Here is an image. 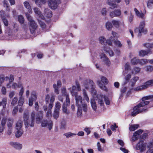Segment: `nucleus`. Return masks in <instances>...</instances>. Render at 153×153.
Here are the masks:
<instances>
[{
    "instance_id": "f3484780",
    "label": "nucleus",
    "mask_w": 153,
    "mask_h": 153,
    "mask_svg": "<svg viewBox=\"0 0 153 153\" xmlns=\"http://www.w3.org/2000/svg\"><path fill=\"white\" fill-rule=\"evenodd\" d=\"M88 81V82L91 84V92L92 94L94 95L96 94L97 93V91L95 89V85H94V83L93 81L90 80H89Z\"/></svg>"
},
{
    "instance_id": "864d4df0",
    "label": "nucleus",
    "mask_w": 153,
    "mask_h": 153,
    "mask_svg": "<svg viewBox=\"0 0 153 153\" xmlns=\"http://www.w3.org/2000/svg\"><path fill=\"white\" fill-rule=\"evenodd\" d=\"M153 6V0H149L148 1L147 6L149 8H151Z\"/></svg>"
},
{
    "instance_id": "680f3d73",
    "label": "nucleus",
    "mask_w": 153,
    "mask_h": 153,
    "mask_svg": "<svg viewBox=\"0 0 153 153\" xmlns=\"http://www.w3.org/2000/svg\"><path fill=\"white\" fill-rule=\"evenodd\" d=\"M55 107L56 108L55 110H58L59 111L61 108V105L60 102H56Z\"/></svg>"
},
{
    "instance_id": "a19ab883",
    "label": "nucleus",
    "mask_w": 153,
    "mask_h": 153,
    "mask_svg": "<svg viewBox=\"0 0 153 153\" xmlns=\"http://www.w3.org/2000/svg\"><path fill=\"white\" fill-rule=\"evenodd\" d=\"M53 87L54 88V91L55 93L57 94H59V87H57L56 85L55 84H53Z\"/></svg>"
},
{
    "instance_id": "4c0bfd02",
    "label": "nucleus",
    "mask_w": 153,
    "mask_h": 153,
    "mask_svg": "<svg viewBox=\"0 0 153 153\" xmlns=\"http://www.w3.org/2000/svg\"><path fill=\"white\" fill-rule=\"evenodd\" d=\"M131 77V76L130 74H128L125 77V81L123 83L124 85H126L129 82V81Z\"/></svg>"
},
{
    "instance_id": "f257e3e1",
    "label": "nucleus",
    "mask_w": 153,
    "mask_h": 153,
    "mask_svg": "<svg viewBox=\"0 0 153 153\" xmlns=\"http://www.w3.org/2000/svg\"><path fill=\"white\" fill-rule=\"evenodd\" d=\"M74 96L75 97L76 105L77 106H82L83 111H86L87 110V105L85 103H82V97L77 94Z\"/></svg>"
},
{
    "instance_id": "9b49d317",
    "label": "nucleus",
    "mask_w": 153,
    "mask_h": 153,
    "mask_svg": "<svg viewBox=\"0 0 153 153\" xmlns=\"http://www.w3.org/2000/svg\"><path fill=\"white\" fill-rule=\"evenodd\" d=\"M121 11L120 9H116L110 13V16L111 18L119 17L121 14Z\"/></svg>"
},
{
    "instance_id": "0e129e2a",
    "label": "nucleus",
    "mask_w": 153,
    "mask_h": 153,
    "mask_svg": "<svg viewBox=\"0 0 153 153\" xmlns=\"http://www.w3.org/2000/svg\"><path fill=\"white\" fill-rule=\"evenodd\" d=\"M7 119L6 118H4L2 119L1 122V126H4L6 124L7 121Z\"/></svg>"
},
{
    "instance_id": "7ed1b4c3",
    "label": "nucleus",
    "mask_w": 153,
    "mask_h": 153,
    "mask_svg": "<svg viewBox=\"0 0 153 153\" xmlns=\"http://www.w3.org/2000/svg\"><path fill=\"white\" fill-rule=\"evenodd\" d=\"M145 25V21H143L140 22L139 28H136L134 30L135 33H138V35L140 36V33H146L147 31L146 30H144V26Z\"/></svg>"
},
{
    "instance_id": "a878e982",
    "label": "nucleus",
    "mask_w": 153,
    "mask_h": 153,
    "mask_svg": "<svg viewBox=\"0 0 153 153\" xmlns=\"http://www.w3.org/2000/svg\"><path fill=\"white\" fill-rule=\"evenodd\" d=\"M100 43L102 45H105L107 43V41L103 36L100 37L99 38Z\"/></svg>"
},
{
    "instance_id": "c85d7f7f",
    "label": "nucleus",
    "mask_w": 153,
    "mask_h": 153,
    "mask_svg": "<svg viewBox=\"0 0 153 153\" xmlns=\"http://www.w3.org/2000/svg\"><path fill=\"white\" fill-rule=\"evenodd\" d=\"M105 27L108 30H111L113 27V25L112 22H107L105 24Z\"/></svg>"
},
{
    "instance_id": "49530a36",
    "label": "nucleus",
    "mask_w": 153,
    "mask_h": 153,
    "mask_svg": "<svg viewBox=\"0 0 153 153\" xmlns=\"http://www.w3.org/2000/svg\"><path fill=\"white\" fill-rule=\"evenodd\" d=\"M23 131L22 129L17 130V131L16 133V137H20L23 134Z\"/></svg>"
},
{
    "instance_id": "393cba45",
    "label": "nucleus",
    "mask_w": 153,
    "mask_h": 153,
    "mask_svg": "<svg viewBox=\"0 0 153 153\" xmlns=\"http://www.w3.org/2000/svg\"><path fill=\"white\" fill-rule=\"evenodd\" d=\"M23 125L22 121L21 120H18L16 123V128L17 130L21 129Z\"/></svg>"
},
{
    "instance_id": "4d7b16f0",
    "label": "nucleus",
    "mask_w": 153,
    "mask_h": 153,
    "mask_svg": "<svg viewBox=\"0 0 153 153\" xmlns=\"http://www.w3.org/2000/svg\"><path fill=\"white\" fill-rule=\"evenodd\" d=\"M61 93L62 94L65 96H66V95H68V94L67 93V91L66 88H65L63 87L62 88Z\"/></svg>"
},
{
    "instance_id": "a211bd4d",
    "label": "nucleus",
    "mask_w": 153,
    "mask_h": 153,
    "mask_svg": "<svg viewBox=\"0 0 153 153\" xmlns=\"http://www.w3.org/2000/svg\"><path fill=\"white\" fill-rule=\"evenodd\" d=\"M7 99L6 97H4L2 99L1 102H0V106H3V109L4 110L6 108L7 104Z\"/></svg>"
},
{
    "instance_id": "2f4dec72",
    "label": "nucleus",
    "mask_w": 153,
    "mask_h": 153,
    "mask_svg": "<svg viewBox=\"0 0 153 153\" xmlns=\"http://www.w3.org/2000/svg\"><path fill=\"white\" fill-rule=\"evenodd\" d=\"M104 50L106 53H107L109 54L110 56H112L114 55V53L113 51L111 50L109 48L105 47V48Z\"/></svg>"
},
{
    "instance_id": "58836bf2",
    "label": "nucleus",
    "mask_w": 153,
    "mask_h": 153,
    "mask_svg": "<svg viewBox=\"0 0 153 153\" xmlns=\"http://www.w3.org/2000/svg\"><path fill=\"white\" fill-rule=\"evenodd\" d=\"M18 101V98L17 97H14L12 100L11 102V105L14 106L15 105Z\"/></svg>"
},
{
    "instance_id": "aec40b11",
    "label": "nucleus",
    "mask_w": 153,
    "mask_h": 153,
    "mask_svg": "<svg viewBox=\"0 0 153 153\" xmlns=\"http://www.w3.org/2000/svg\"><path fill=\"white\" fill-rule=\"evenodd\" d=\"M44 13L45 16L48 18H51L52 16L51 11L47 8L45 9Z\"/></svg>"
},
{
    "instance_id": "1a4fd4ad",
    "label": "nucleus",
    "mask_w": 153,
    "mask_h": 153,
    "mask_svg": "<svg viewBox=\"0 0 153 153\" xmlns=\"http://www.w3.org/2000/svg\"><path fill=\"white\" fill-rule=\"evenodd\" d=\"M105 96L103 95H99L97 96L96 100L97 101L98 103L100 106H102L104 104V98Z\"/></svg>"
},
{
    "instance_id": "a18cd8bd",
    "label": "nucleus",
    "mask_w": 153,
    "mask_h": 153,
    "mask_svg": "<svg viewBox=\"0 0 153 153\" xmlns=\"http://www.w3.org/2000/svg\"><path fill=\"white\" fill-rule=\"evenodd\" d=\"M140 59L135 57L131 60V62L133 65H135L138 63Z\"/></svg>"
},
{
    "instance_id": "8fccbe9b",
    "label": "nucleus",
    "mask_w": 153,
    "mask_h": 153,
    "mask_svg": "<svg viewBox=\"0 0 153 153\" xmlns=\"http://www.w3.org/2000/svg\"><path fill=\"white\" fill-rule=\"evenodd\" d=\"M144 89H145V88L144 87V85H143L139 86L135 88L134 89V90L135 91H140Z\"/></svg>"
},
{
    "instance_id": "69168bd1",
    "label": "nucleus",
    "mask_w": 153,
    "mask_h": 153,
    "mask_svg": "<svg viewBox=\"0 0 153 153\" xmlns=\"http://www.w3.org/2000/svg\"><path fill=\"white\" fill-rule=\"evenodd\" d=\"M65 97L66 102V104H65L66 105H68L70 103V100L69 97V95H66V96Z\"/></svg>"
},
{
    "instance_id": "052dcab7",
    "label": "nucleus",
    "mask_w": 153,
    "mask_h": 153,
    "mask_svg": "<svg viewBox=\"0 0 153 153\" xmlns=\"http://www.w3.org/2000/svg\"><path fill=\"white\" fill-rule=\"evenodd\" d=\"M114 43L116 46H118V47H121L122 46V44H121L120 42L118 40L114 41Z\"/></svg>"
},
{
    "instance_id": "37998d69",
    "label": "nucleus",
    "mask_w": 153,
    "mask_h": 153,
    "mask_svg": "<svg viewBox=\"0 0 153 153\" xmlns=\"http://www.w3.org/2000/svg\"><path fill=\"white\" fill-rule=\"evenodd\" d=\"M26 17L28 20V21L29 22V23L32 22H34L35 21L33 20L32 17L28 13H26Z\"/></svg>"
},
{
    "instance_id": "6e6552de",
    "label": "nucleus",
    "mask_w": 153,
    "mask_h": 153,
    "mask_svg": "<svg viewBox=\"0 0 153 153\" xmlns=\"http://www.w3.org/2000/svg\"><path fill=\"white\" fill-rule=\"evenodd\" d=\"M136 149L137 150L140 149V151L142 152L146 150V146L143 144V142L140 141L137 144Z\"/></svg>"
},
{
    "instance_id": "dca6fc26",
    "label": "nucleus",
    "mask_w": 153,
    "mask_h": 153,
    "mask_svg": "<svg viewBox=\"0 0 153 153\" xmlns=\"http://www.w3.org/2000/svg\"><path fill=\"white\" fill-rule=\"evenodd\" d=\"M10 144L13 147L17 150H20L22 149V146L21 144L15 142H10Z\"/></svg>"
},
{
    "instance_id": "20e7f679",
    "label": "nucleus",
    "mask_w": 153,
    "mask_h": 153,
    "mask_svg": "<svg viewBox=\"0 0 153 153\" xmlns=\"http://www.w3.org/2000/svg\"><path fill=\"white\" fill-rule=\"evenodd\" d=\"M48 5L52 9H55L57 7V4L61 3L60 0H49Z\"/></svg>"
},
{
    "instance_id": "cd10ccee",
    "label": "nucleus",
    "mask_w": 153,
    "mask_h": 153,
    "mask_svg": "<svg viewBox=\"0 0 153 153\" xmlns=\"http://www.w3.org/2000/svg\"><path fill=\"white\" fill-rule=\"evenodd\" d=\"M67 105H66L65 103H64L62 105V112L63 113L66 114H68L69 113V112L67 110Z\"/></svg>"
},
{
    "instance_id": "c756f323",
    "label": "nucleus",
    "mask_w": 153,
    "mask_h": 153,
    "mask_svg": "<svg viewBox=\"0 0 153 153\" xmlns=\"http://www.w3.org/2000/svg\"><path fill=\"white\" fill-rule=\"evenodd\" d=\"M76 134L75 133H72L71 132H69L66 133L64 134L63 135L66 136V138H69L73 137L74 136H75Z\"/></svg>"
},
{
    "instance_id": "13d9d810",
    "label": "nucleus",
    "mask_w": 153,
    "mask_h": 153,
    "mask_svg": "<svg viewBox=\"0 0 153 153\" xmlns=\"http://www.w3.org/2000/svg\"><path fill=\"white\" fill-rule=\"evenodd\" d=\"M3 22L4 25L6 26H7L8 25V20L5 18L2 17V18Z\"/></svg>"
},
{
    "instance_id": "bb28decb",
    "label": "nucleus",
    "mask_w": 153,
    "mask_h": 153,
    "mask_svg": "<svg viewBox=\"0 0 153 153\" xmlns=\"http://www.w3.org/2000/svg\"><path fill=\"white\" fill-rule=\"evenodd\" d=\"M89 80L93 81L92 80H91L90 79H87L84 81V86L85 88L87 89H88L89 88L90 86L91 87V84L88 82V81Z\"/></svg>"
},
{
    "instance_id": "9d476101",
    "label": "nucleus",
    "mask_w": 153,
    "mask_h": 153,
    "mask_svg": "<svg viewBox=\"0 0 153 153\" xmlns=\"http://www.w3.org/2000/svg\"><path fill=\"white\" fill-rule=\"evenodd\" d=\"M29 29L31 33H33L37 28V25L35 22H32L29 24Z\"/></svg>"
},
{
    "instance_id": "ea45409f",
    "label": "nucleus",
    "mask_w": 153,
    "mask_h": 153,
    "mask_svg": "<svg viewBox=\"0 0 153 153\" xmlns=\"http://www.w3.org/2000/svg\"><path fill=\"white\" fill-rule=\"evenodd\" d=\"M35 115L36 113L34 111L32 112L31 114L30 119L32 120V126H33V123H33L34 120H35Z\"/></svg>"
},
{
    "instance_id": "338daca9",
    "label": "nucleus",
    "mask_w": 153,
    "mask_h": 153,
    "mask_svg": "<svg viewBox=\"0 0 153 153\" xmlns=\"http://www.w3.org/2000/svg\"><path fill=\"white\" fill-rule=\"evenodd\" d=\"M143 131L142 130L139 129L135 132L134 134V135H136V136L138 137L139 135L141 134L142 133Z\"/></svg>"
},
{
    "instance_id": "603ef678",
    "label": "nucleus",
    "mask_w": 153,
    "mask_h": 153,
    "mask_svg": "<svg viewBox=\"0 0 153 153\" xmlns=\"http://www.w3.org/2000/svg\"><path fill=\"white\" fill-rule=\"evenodd\" d=\"M101 79V81L102 83L105 84H107L108 83V81L105 77L102 76Z\"/></svg>"
},
{
    "instance_id": "f8f14e48",
    "label": "nucleus",
    "mask_w": 153,
    "mask_h": 153,
    "mask_svg": "<svg viewBox=\"0 0 153 153\" xmlns=\"http://www.w3.org/2000/svg\"><path fill=\"white\" fill-rule=\"evenodd\" d=\"M115 0H108L107 4L110 6V9H114L118 7V5L115 3Z\"/></svg>"
},
{
    "instance_id": "4be33fe9",
    "label": "nucleus",
    "mask_w": 153,
    "mask_h": 153,
    "mask_svg": "<svg viewBox=\"0 0 153 153\" xmlns=\"http://www.w3.org/2000/svg\"><path fill=\"white\" fill-rule=\"evenodd\" d=\"M91 103L92 108L94 111H95L97 109V104L95 100L94 99H91Z\"/></svg>"
},
{
    "instance_id": "c03bdc74",
    "label": "nucleus",
    "mask_w": 153,
    "mask_h": 153,
    "mask_svg": "<svg viewBox=\"0 0 153 153\" xmlns=\"http://www.w3.org/2000/svg\"><path fill=\"white\" fill-rule=\"evenodd\" d=\"M78 110L77 112V115L78 117H81L82 114V106H78Z\"/></svg>"
},
{
    "instance_id": "0eeeda50",
    "label": "nucleus",
    "mask_w": 153,
    "mask_h": 153,
    "mask_svg": "<svg viewBox=\"0 0 153 153\" xmlns=\"http://www.w3.org/2000/svg\"><path fill=\"white\" fill-rule=\"evenodd\" d=\"M37 99V95L36 92L35 91H33L31 92L30 97L29 100V105L30 106H32L33 105V102L34 101H35Z\"/></svg>"
},
{
    "instance_id": "4468645a",
    "label": "nucleus",
    "mask_w": 153,
    "mask_h": 153,
    "mask_svg": "<svg viewBox=\"0 0 153 153\" xmlns=\"http://www.w3.org/2000/svg\"><path fill=\"white\" fill-rule=\"evenodd\" d=\"M101 59L107 65L110 64V62L108 58L104 53H102L100 55Z\"/></svg>"
},
{
    "instance_id": "2eb2a0df",
    "label": "nucleus",
    "mask_w": 153,
    "mask_h": 153,
    "mask_svg": "<svg viewBox=\"0 0 153 153\" xmlns=\"http://www.w3.org/2000/svg\"><path fill=\"white\" fill-rule=\"evenodd\" d=\"M33 9L35 14H36L39 17L42 19H44V17L42 14L41 12L38 8L34 7Z\"/></svg>"
},
{
    "instance_id": "473e14b6",
    "label": "nucleus",
    "mask_w": 153,
    "mask_h": 153,
    "mask_svg": "<svg viewBox=\"0 0 153 153\" xmlns=\"http://www.w3.org/2000/svg\"><path fill=\"white\" fill-rule=\"evenodd\" d=\"M13 120L12 119L8 118L7 119V125L8 128H13L12 126L13 124Z\"/></svg>"
},
{
    "instance_id": "6e6d98bb",
    "label": "nucleus",
    "mask_w": 153,
    "mask_h": 153,
    "mask_svg": "<svg viewBox=\"0 0 153 153\" xmlns=\"http://www.w3.org/2000/svg\"><path fill=\"white\" fill-rule=\"evenodd\" d=\"M38 21L40 25V26L41 27L42 29H45L46 26L44 22L39 20H38Z\"/></svg>"
},
{
    "instance_id": "79ce46f5",
    "label": "nucleus",
    "mask_w": 153,
    "mask_h": 153,
    "mask_svg": "<svg viewBox=\"0 0 153 153\" xmlns=\"http://www.w3.org/2000/svg\"><path fill=\"white\" fill-rule=\"evenodd\" d=\"M24 101V99L23 97H19L18 102L19 105L22 106L23 105Z\"/></svg>"
},
{
    "instance_id": "f704fd0d",
    "label": "nucleus",
    "mask_w": 153,
    "mask_h": 153,
    "mask_svg": "<svg viewBox=\"0 0 153 153\" xmlns=\"http://www.w3.org/2000/svg\"><path fill=\"white\" fill-rule=\"evenodd\" d=\"M112 23L115 27L116 28L119 27L120 25V22L118 20H113L112 21Z\"/></svg>"
},
{
    "instance_id": "774afa93",
    "label": "nucleus",
    "mask_w": 153,
    "mask_h": 153,
    "mask_svg": "<svg viewBox=\"0 0 153 153\" xmlns=\"http://www.w3.org/2000/svg\"><path fill=\"white\" fill-rule=\"evenodd\" d=\"M147 147L149 149H151L153 147V141L147 144Z\"/></svg>"
},
{
    "instance_id": "de8ad7c7",
    "label": "nucleus",
    "mask_w": 153,
    "mask_h": 153,
    "mask_svg": "<svg viewBox=\"0 0 153 153\" xmlns=\"http://www.w3.org/2000/svg\"><path fill=\"white\" fill-rule=\"evenodd\" d=\"M140 70V68L137 67L134 68L132 71V74H136L138 73Z\"/></svg>"
},
{
    "instance_id": "c9c22d12",
    "label": "nucleus",
    "mask_w": 153,
    "mask_h": 153,
    "mask_svg": "<svg viewBox=\"0 0 153 153\" xmlns=\"http://www.w3.org/2000/svg\"><path fill=\"white\" fill-rule=\"evenodd\" d=\"M138 126V124L131 125H130L129 129L131 131H134L137 128Z\"/></svg>"
},
{
    "instance_id": "5701e85b",
    "label": "nucleus",
    "mask_w": 153,
    "mask_h": 153,
    "mask_svg": "<svg viewBox=\"0 0 153 153\" xmlns=\"http://www.w3.org/2000/svg\"><path fill=\"white\" fill-rule=\"evenodd\" d=\"M76 86L73 85L72 88H69L68 89L70 91L72 95L73 96L76 95L77 94V92H76Z\"/></svg>"
},
{
    "instance_id": "bf43d9fd",
    "label": "nucleus",
    "mask_w": 153,
    "mask_h": 153,
    "mask_svg": "<svg viewBox=\"0 0 153 153\" xmlns=\"http://www.w3.org/2000/svg\"><path fill=\"white\" fill-rule=\"evenodd\" d=\"M113 40V38L112 37V36H110L109 39L107 41V43L109 45H112V41Z\"/></svg>"
},
{
    "instance_id": "6ab92c4d",
    "label": "nucleus",
    "mask_w": 153,
    "mask_h": 153,
    "mask_svg": "<svg viewBox=\"0 0 153 153\" xmlns=\"http://www.w3.org/2000/svg\"><path fill=\"white\" fill-rule=\"evenodd\" d=\"M145 89L148 88L149 87L153 86V79L149 80L145 82L143 84Z\"/></svg>"
},
{
    "instance_id": "412c9836",
    "label": "nucleus",
    "mask_w": 153,
    "mask_h": 153,
    "mask_svg": "<svg viewBox=\"0 0 153 153\" xmlns=\"http://www.w3.org/2000/svg\"><path fill=\"white\" fill-rule=\"evenodd\" d=\"M24 7L30 13H32V9L29 2L27 1H25L23 3Z\"/></svg>"
},
{
    "instance_id": "e433bc0d",
    "label": "nucleus",
    "mask_w": 153,
    "mask_h": 153,
    "mask_svg": "<svg viewBox=\"0 0 153 153\" xmlns=\"http://www.w3.org/2000/svg\"><path fill=\"white\" fill-rule=\"evenodd\" d=\"M59 111L55 110L53 114V117L56 119H57L59 116Z\"/></svg>"
},
{
    "instance_id": "39448f33",
    "label": "nucleus",
    "mask_w": 153,
    "mask_h": 153,
    "mask_svg": "<svg viewBox=\"0 0 153 153\" xmlns=\"http://www.w3.org/2000/svg\"><path fill=\"white\" fill-rule=\"evenodd\" d=\"M53 125V122L51 120L48 121L44 120L41 122V126L42 127H45L48 126V128L50 130L52 128Z\"/></svg>"
},
{
    "instance_id": "423d86ee",
    "label": "nucleus",
    "mask_w": 153,
    "mask_h": 153,
    "mask_svg": "<svg viewBox=\"0 0 153 153\" xmlns=\"http://www.w3.org/2000/svg\"><path fill=\"white\" fill-rule=\"evenodd\" d=\"M43 117V111H40L38 112L36 114V121L37 123L39 124L42 122V121Z\"/></svg>"
},
{
    "instance_id": "f03ea898",
    "label": "nucleus",
    "mask_w": 153,
    "mask_h": 153,
    "mask_svg": "<svg viewBox=\"0 0 153 153\" xmlns=\"http://www.w3.org/2000/svg\"><path fill=\"white\" fill-rule=\"evenodd\" d=\"M29 116L28 112H24L23 115V118L24 121V124L25 127H28L29 126L33 127L34 126L35 120L33 122V126H32V120L29 119Z\"/></svg>"
},
{
    "instance_id": "09e8293b",
    "label": "nucleus",
    "mask_w": 153,
    "mask_h": 153,
    "mask_svg": "<svg viewBox=\"0 0 153 153\" xmlns=\"http://www.w3.org/2000/svg\"><path fill=\"white\" fill-rule=\"evenodd\" d=\"M143 46L144 47L149 49L152 48V43H144L143 44Z\"/></svg>"
},
{
    "instance_id": "72a5a7b5",
    "label": "nucleus",
    "mask_w": 153,
    "mask_h": 153,
    "mask_svg": "<svg viewBox=\"0 0 153 153\" xmlns=\"http://www.w3.org/2000/svg\"><path fill=\"white\" fill-rule=\"evenodd\" d=\"M139 79V77L137 76H135L132 79L131 81V85L132 87H133L136 82Z\"/></svg>"
},
{
    "instance_id": "7c9ffc66",
    "label": "nucleus",
    "mask_w": 153,
    "mask_h": 153,
    "mask_svg": "<svg viewBox=\"0 0 153 153\" xmlns=\"http://www.w3.org/2000/svg\"><path fill=\"white\" fill-rule=\"evenodd\" d=\"M82 91L84 98L89 103L90 102V100L86 91L85 89H83Z\"/></svg>"
},
{
    "instance_id": "3c124183",
    "label": "nucleus",
    "mask_w": 153,
    "mask_h": 153,
    "mask_svg": "<svg viewBox=\"0 0 153 153\" xmlns=\"http://www.w3.org/2000/svg\"><path fill=\"white\" fill-rule=\"evenodd\" d=\"M18 20L19 23L21 24H23L24 23V17L22 15H20L18 16Z\"/></svg>"
},
{
    "instance_id": "ddd939ff",
    "label": "nucleus",
    "mask_w": 153,
    "mask_h": 153,
    "mask_svg": "<svg viewBox=\"0 0 153 153\" xmlns=\"http://www.w3.org/2000/svg\"><path fill=\"white\" fill-rule=\"evenodd\" d=\"M152 53V51L150 49L147 50H141L139 52V55L141 57H143L145 55Z\"/></svg>"
},
{
    "instance_id": "5fc2aeb1",
    "label": "nucleus",
    "mask_w": 153,
    "mask_h": 153,
    "mask_svg": "<svg viewBox=\"0 0 153 153\" xmlns=\"http://www.w3.org/2000/svg\"><path fill=\"white\" fill-rule=\"evenodd\" d=\"M148 62H149L148 60L146 59H142L140 60L139 62L140 64L141 65H144Z\"/></svg>"
},
{
    "instance_id": "b1692460",
    "label": "nucleus",
    "mask_w": 153,
    "mask_h": 153,
    "mask_svg": "<svg viewBox=\"0 0 153 153\" xmlns=\"http://www.w3.org/2000/svg\"><path fill=\"white\" fill-rule=\"evenodd\" d=\"M97 84L100 88L105 91H107L106 86L101 83L100 80H99L97 81Z\"/></svg>"
},
{
    "instance_id": "e2e57ef3",
    "label": "nucleus",
    "mask_w": 153,
    "mask_h": 153,
    "mask_svg": "<svg viewBox=\"0 0 153 153\" xmlns=\"http://www.w3.org/2000/svg\"><path fill=\"white\" fill-rule=\"evenodd\" d=\"M146 71L149 72H151L153 71V66L148 65L146 67Z\"/></svg>"
}]
</instances>
